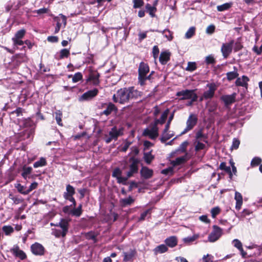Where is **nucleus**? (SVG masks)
Wrapping results in <instances>:
<instances>
[{
    "instance_id": "obj_1",
    "label": "nucleus",
    "mask_w": 262,
    "mask_h": 262,
    "mask_svg": "<svg viewBox=\"0 0 262 262\" xmlns=\"http://www.w3.org/2000/svg\"><path fill=\"white\" fill-rule=\"evenodd\" d=\"M141 95L142 92L134 87L125 88L118 90L116 94L113 95V99L116 103L125 104L138 98Z\"/></svg>"
},
{
    "instance_id": "obj_2",
    "label": "nucleus",
    "mask_w": 262,
    "mask_h": 262,
    "mask_svg": "<svg viewBox=\"0 0 262 262\" xmlns=\"http://www.w3.org/2000/svg\"><path fill=\"white\" fill-rule=\"evenodd\" d=\"M149 72V68L148 64L143 62H141L138 69V82L141 85H144L146 80L151 79V76L154 72L152 71L149 75L146 76Z\"/></svg>"
},
{
    "instance_id": "obj_3",
    "label": "nucleus",
    "mask_w": 262,
    "mask_h": 262,
    "mask_svg": "<svg viewBox=\"0 0 262 262\" xmlns=\"http://www.w3.org/2000/svg\"><path fill=\"white\" fill-rule=\"evenodd\" d=\"M139 163V160L133 156L129 159L128 161L125 162L123 169H126L128 167L129 170L126 172L127 178H130L138 172Z\"/></svg>"
},
{
    "instance_id": "obj_4",
    "label": "nucleus",
    "mask_w": 262,
    "mask_h": 262,
    "mask_svg": "<svg viewBox=\"0 0 262 262\" xmlns=\"http://www.w3.org/2000/svg\"><path fill=\"white\" fill-rule=\"evenodd\" d=\"M123 135V129L118 128L115 126L112 128L108 134H105L104 140L106 143H110L112 140H116L118 138Z\"/></svg>"
},
{
    "instance_id": "obj_5",
    "label": "nucleus",
    "mask_w": 262,
    "mask_h": 262,
    "mask_svg": "<svg viewBox=\"0 0 262 262\" xmlns=\"http://www.w3.org/2000/svg\"><path fill=\"white\" fill-rule=\"evenodd\" d=\"M176 96L180 97V100L191 99L192 101H195L198 99L194 90H184L178 92Z\"/></svg>"
},
{
    "instance_id": "obj_6",
    "label": "nucleus",
    "mask_w": 262,
    "mask_h": 262,
    "mask_svg": "<svg viewBox=\"0 0 262 262\" xmlns=\"http://www.w3.org/2000/svg\"><path fill=\"white\" fill-rule=\"evenodd\" d=\"M197 122L198 117L196 115L193 114H190L186 121V127L182 134H184L191 130L195 126Z\"/></svg>"
},
{
    "instance_id": "obj_7",
    "label": "nucleus",
    "mask_w": 262,
    "mask_h": 262,
    "mask_svg": "<svg viewBox=\"0 0 262 262\" xmlns=\"http://www.w3.org/2000/svg\"><path fill=\"white\" fill-rule=\"evenodd\" d=\"M143 135L148 136L151 139H155L158 136V128L156 124L149 126L144 129Z\"/></svg>"
},
{
    "instance_id": "obj_8",
    "label": "nucleus",
    "mask_w": 262,
    "mask_h": 262,
    "mask_svg": "<svg viewBox=\"0 0 262 262\" xmlns=\"http://www.w3.org/2000/svg\"><path fill=\"white\" fill-rule=\"evenodd\" d=\"M222 229L217 226H213V230L209 235L208 241L211 243L216 241L222 235Z\"/></svg>"
},
{
    "instance_id": "obj_9",
    "label": "nucleus",
    "mask_w": 262,
    "mask_h": 262,
    "mask_svg": "<svg viewBox=\"0 0 262 262\" xmlns=\"http://www.w3.org/2000/svg\"><path fill=\"white\" fill-rule=\"evenodd\" d=\"M233 43V40H231L229 42L222 45L221 50L224 58H227L231 53Z\"/></svg>"
},
{
    "instance_id": "obj_10",
    "label": "nucleus",
    "mask_w": 262,
    "mask_h": 262,
    "mask_svg": "<svg viewBox=\"0 0 262 262\" xmlns=\"http://www.w3.org/2000/svg\"><path fill=\"white\" fill-rule=\"evenodd\" d=\"M207 87L208 88V90L204 93L203 96V98L206 99L212 98L216 90V86L213 83L207 84Z\"/></svg>"
},
{
    "instance_id": "obj_11",
    "label": "nucleus",
    "mask_w": 262,
    "mask_h": 262,
    "mask_svg": "<svg viewBox=\"0 0 262 262\" xmlns=\"http://www.w3.org/2000/svg\"><path fill=\"white\" fill-rule=\"evenodd\" d=\"M32 252L36 255H43L45 253V248L42 245L35 243L31 246Z\"/></svg>"
},
{
    "instance_id": "obj_12",
    "label": "nucleus",
    "mask_w": 262,
    "mask_h": 262,
    "mask_svg": "<svg viewBox=\"0 0 262 262\" xmlns=\"http://www.w3.org/2000/svg\"><path fill=\"white\" fill-rule=\"evenodd\" d=\"M98 91L96 89L90 90L84 93L79 98L80 101L89 100L96 96L98 94Z\"/></svg>"
},
{
    "instance_id": "obj_13",
    "label": "nucleus",
    "mask_w": 262,
    "mask_h": 262,
    "mask_svg": "<svg viewBox=\"0 0 262 262\" xmlns=\"http://www.w3.org/2000/svg\"><path fill=\"white\" fill-rule=\"evenodd\" d=\"M236 95L237 94L236 93H233L231 95H223L221 97V99L224 102L226 106H228L235 101Z\"/></svg>"
},
{
    "instance_id": "obj_14",
    "label": "nucleus",
    "mask_w": 262,
    "mask_h": 262,
    "mask_svg": "<svg viewBox=\"0 0 262 262\" xmlns=\"http://www.w3.org/2000/svg\"><path fill=\"white\" fill-rule=\"evenodd\" d=\"M55 19L57 21V24L54 32L55 33H57L59 31L61 27V23H60V21L63 23L64 27L66 26L67 17L63 14H60L58 17L55 18Z\"/></svg>"
},
{
    "instance_id": "obj_15",
    "label": "nucleus",
    "mask_w": 262,
    "mask_h": 262,
    "mask_svg": "<svg viewBox=\"0 0 262 262\" xmlns=\"http://www.w3.org/2000/svg\"><path fill=\"white\" fill-rule=\"evenodd\" d=\"M10 251L14 256L19 257L21 260L26 258V255L25 252L20 250L17 245H14L13 248L11 249Z\"/></svg>"
},
{
    "instance_id": "obj_16",
    "label": "nucleus",
    "mask_w": 262,
    "mask_h": 262,
    "mask_svg": "<svg viewBox=\"0 0 262 262\" xmlns=\"http://www.w3.org/2000/svg\"><path fill=\"white\" fill-rule=\"evenodd\" d=\"M69 221L67 219H62L60 222L55 226L60 227L62 229L61 236L64 237L68 232L69 228Z\"/></svg>"
},
{
    "instance_id": "obj_17",
    "label": "nucleus",
    "mask_w": 262,
    "mask_h": 262,
    "mask_svg": "<svg viewBox=\"0 0 262 262\" xmlns=\"http://www.w3.org/2000/svg\"><path fill=\"white\" fill-rule=\"evenodd\" d=\"M249 81V78L245 75L242 76V77L237 78L235 81V85L236 86H241L243 87L247 88L248 82Z\"/></svg>"
},
{
    "instance_id": "obj_18",
    "label": "nucleus",
    "mask_w": 262,
    "mask_h": 262,
    "mask_svg": "<svg viewBox=\"0 0 262 262\" xmlns=\"http://www.w3.org/2000/svg\"><path fill=\"white\" fill-rule=\"evenodd\" d=\"M141 175L145 179L150 178L153 175V171L152 169L147 167H143L140 171Z\"/></svg>"
},
{
    "instance_id": "obj_19",
    "label": "nucleus",
    "mask_w": 262,
    "mask_h": 262,
    "mask_svg": "<svg viewBox=\"0 0 262 262\" xmlns=\"http://www.w3.org/2000/svg\"><path fill=\"white\" fill-rule=\"evenodd\" d=\"M75 188L70 184L66 186V191L63 193V198L66 200L70 197H72L75 194Z\"/></svg>"
},
{
    "instance_id": "obj_20",
    "label": "nucleus",
    "mask_w": 262,
    "mask_h": 262,
    "mask_svg": "<svg viewBox=\"0 0 262 262\" xmlns=\"http://www.w3.org/2000/svg\"><path fill=\"white\" fill-rule=\"evenodd\" d=\"M234 199L236 201L235 208L239 210L241 209L243 204V196L241 193L235 191Z\"/></svg>"
},
{
    "instance_id": "obj_21",
    "label": "nucleus",
    "mask_w": 262,
    "mask_h": 262,
    "mask_svg": "<svg viewBox=\"0 0 262 262\" xmlns=\"http://www.w3.org/2000/svg\"><path fill=\"white\" fill-rule=\"evenodd\" d=\"M165 243L169 247L173 248L177 245L178 241L177 237L173 236L167 238L165 241Z\"/></svg>"
},
{
    "instance_id": "obj_22",
    "label": "nucleus",
    "mask_w": 262,
    "mask_h": 262,
    "mask_svg": "<svg viewBox=\"0 0 262 262\" xmlns=\"http://www.w3.org/2000/svg\"><path fill=\"white\" fill-rule=\"evenodd\" d=\"M22 170L21 176L24 179L27 180L28 178H30L29 175L32 171V168L31 167H27L25 165L23 167Z\"/></svg>"
},
{
    "instance_id": "obj_23",
    "label": "nucleus",
    "mask_w": 262,
    "mask_h": 262,
    "mask_svg": "<svg viewBox=\"0 0 262 262\" xmlns=\"http://www.w3.org/2000/svg\"><path fill=\"white\" fill-rule=\"evenodd\" d=\"M135 253L136 252L134 250H130L128 252H124L123 253L124 256L123 260L124 261L131 260L134 256Z\"/></svg>"
},
{
    "instance_id": "obj_24",
    "label": "nucleus",
    "mask_w": 262,
    "mask_h": 262,
    "mask_svg": "<svg viewBox=\"0 0 262 262\" xmlns=\"http://www.w3.org/2000/svg\"><path fill=\"white\" fill-rule=\"evenodd\" d=\"M170 54L168 52H162L159 57V60L162 64L166 63L169 60Z\"/></svg>"
},
{
    "instance_id": "obj_25",
    "label": "nucleus",
    "mask_w": 262,
    "mask_h": 262,
    "mask_svg": "<svg viewBox=\"0 0 262 262\" xmlns=\"http://www.w3.org/2000/svg\"><path fill=\"white\" fill-rule=\"evenodd\" d=\"M174 136V133L172 131H168V132L163 133L162 134L161 138L160 139L162 143L165 142L167 140L169 139Z\"/></svg>"
},
{
    "instance_id": "obj_26",
    "label": "nucleus",
    "mask_w": 262,
    "mask_h": 262,
    "mask_svg": "<svg viewBox=\"0 0 262 262\" xmlns=\"http://www.w3.org/2000/svg\"><path fill=\"white\" fill-rule=\"evenodd\" d=\"M168 248L166 246L162 244L156 247L154 250V251L155 254H158L159 253H163L166 252Z\"/></svg>"
},
{
    "instance_id": "obj_27",
    "label": "nucleus",
    "mask_w": 262,
    "mask_h": 262,
    "mask_svg": "<svg viewBox=\"0 0 262 262\" xmlns=\"http://www.w3.org/2000/svg\"><path fill=\"white\" fill-rule=\"evenodd\" d=\"M168 112H169L168 110H166V111H165L162 113L160 118L159 119H157L155 121V124H156V125H157V124L158 123L163 124L165 122V120L167 117Z\"/></svg>"
},
{
    "instance_id": "obj_28",
    "label": "nucleus",
    "mask_w": 262,
    "mask_h": 262,
    "mask_svg": "<svg viewBox=\"0 0 262 262\" xmlns=\"http://www.w3.org/2000/svg\"><path fill=\"white\" fill-rule=\"evenodd\" d=\"M116 110V107L115 105L112 103H110L108 104L107 107L105 110H104L102 113L103 114L108 116L110 115L113 111Z\"/></svg>"
},
{
    "instance_id": "obj_29",
    "label": "nucleus",
    "mask_w": 262,
    "mask_h": 262,
    "mask_svg": "<svg viewBox=\"0 0 262 262\" xmlns=\"http://www.w3.org/2000/svg\"><path fill=\"white\" fill-rule=\"evenodd\" d=\"M145 8L151 17H155V13L157 10L155 6H152L149 4H147L145 6Z\"/></svg>"
},
{
    "instance_id": "obj_30",
    "label": "nucleus",
    "mask_w": 262,
    "mask_h": 262,
    "mask_svg": "<svg viewBox=\"0 0 262 262\" xmlns=\"http://www.w3.org/2000/svg\"><path fill=\"white\" fill-rule=\"evenodd\" d=\"M198 234H194L192 236H188L183 238V241L186 244H190L199 238Z\"/></svg>"
},
{
    "instance_id": "obj_31",
    "label": "nucleus",
    "mask_w": 262,
    "mask_h": 262,
    "mask_svg": "<svg viewBox=\"0 0 262 262\" xmlns=\"http://www.w3.org/2000/svg\"><path fill=\"white\" fill-rule=\"evenodd\" d=\"M47 162L45 158L41 157L39 159V160L36 162H35L33 164V166L34 168H38L39 167H42L46 165Z\"/></svg>"
},
{
    "instance_id": "obj_32",
    "label": "nucleus",
    "mask_w": 262,
    "mask_h": 262,
    "mask_svg": "<svg viewBox=\"0 0 262 262\" xmlns=\"http://www.w3.org/2000/svg\"><path fill=\"white\" fill-rule=\"evenodd\" d=\"M99 74L98 73H92L90 74L88 80L92 81L94 84H98L99 83Z\"/></svg>"
},
{
    "instance_id": "obj_33",
    "label": "nucleus",
    "mask_w": 262,
    "mask_h": 262,
    "mask_svg": "<svg viewBox=\"0 0 262 262\" xmlns=\"http://www.w3.org/2000/svg\"><path fill=\"white\" fill-rule=\"evenodd\" d=\"M220 168L222 170H225L226 172L228 173L229 174V177L230 179L232 177V173L231 171V168L229 166H227L225 162H222L220 165Z\"/></svg>"
},
{
    "instance_id": "obj_34",
    "label": "nucleus",
    "mask_w": 262,
    "mask_h": 262,
    "mask_svg": "<svg viewBox=\"0 0 262 262\" xmlns=\"http://www.w3.org/2000/svg\"><path fill=\"white\" fill-rule=\"evenodd\" d=\"M120 202L122 206L124 207L127 205H131L134 202V199H133L132 197L129 196L127 198L121 199L120 200Z\"/></svg>"
},
{
    "instance_id": "obj_35",
    "label": "nucleus",
    "mask_w": 262,
    "mask_h": 262,
    "mask_svg": "<svg viewBox=\"0 0 262 262\" xmlns=\"http://www.w3.org/2000/svg\"><path fill=\"white\" fill-rule=\"evenodd\" d=\"M195 28L194 27H190L185 34V37L186 39H189L191 38L195 34Z\"/></svg>"
},
{
    "instance_id": "obj_36",
    "label": "nucleus",
    "mask_w": 262,
    "mask_h": 262,
    "mask_svg": "<svg viewBox=\"0 0 262 262\" xmlns=\"http://www.w3.org/2000/svg\"><path fill=\"white\" fill-rule=\"evenodd\" d=\"M54 115L57 123L60 126H62L61 120V117L62 116V112L60 111H57L55 112Z\"/></svg>"
},
{
    "instance_id": "obj_37",
    "label": "nucleus",
    "mask_w": 262,
    "mask_h": 262,
    "mask_svg": "<svg viewBox=\"0 0 262 262\" xmlns=\"http://www.w3.org/2000/svg\"><path fill=\"white\" fill-rule=\"evenodd\" d=\"M186 156L180 157L177 158L174 161L172 162V164L174 166L179 165L182 163H183L186 161Z\"/></svg>"
},
{
    "instance_id": "obj_38",
    "label": "nucleus",
    "mask_w": 262,
    "mask_h": 262,
    "mask_svg": "<svg viewBox=\"0 0 262 262\" xmlns=\"http://www.w3.org/2000/svg\"><path fill=\"white\" fill-rule=\"evenodd\" d=\"M232 5V3H225L223 5H219L217 6V10L219 11H223L229 9Z\"/></svg>"
},
{
    "instance_id": "obj_39",
    "label": "nucleus",
    "mask_w": 262,
    "mask_h": 262,
    "mask_svg": "<svg viewBox=\"0 0 262 262\" xmlns=\"http://www.w3.org/2000/svg\"><path fill=\"white\" fill-rule=\"evenodd\" d=\"M26 33V31L24 29H21L18 31L15 34L12 39H21Z\"/></svg>"
},
{
    "instance_id": "obj_40",
    "label": "nucleus",
    "mask_w": 262,
    "mask_h": 262,
    "mask_svg": "<svg viewBox=\"0 0 262 262\" xmlns=\"http://www.w3.org/2000/svg\"><path fill=\"white\" fill-rule=\"evenodd\" d=\"M159 32L162 33L164 37L167 38L168 40H171L172 39V33L167 29H165L163 30V31H159Z\"/></svg>"
},
{
    "instance_id": "obj_41",
    "label": "nucleus",
    "mask_w": 262,
    "mask_h": 262,
    "mask_svg": "<svg viewBox=\"0 0 262 262\" xmlns=\"http://www.w3.org/2000/svg\"><path fill=\"white\" fill-rule=\"evenodd\" d=\"M71 211V214L76 216H79L82 213V205H80L77 208H75Z\"/></svg>"
},
{
    "instance_id": "obj_42",
    "label": "nucleus",
    "mask_w": 262,
    "mask_h": 262,
    "mask_svg": "<svg viewBox=\"0 0 262 262\" xmlns=\"http://www.w3.org/2000/svg\"><path fill=\"white\" fill-rule=\"evenodd\" d=\"M22 123L24 127H32L34 125L33 121L30 118L25 119L23 120Z\"/></svg>"
},
{
    "instance_id": "obj_43",
    "label": "nucleus",
    "mask_w": 262,
    "mask_h": 262,
    "mask_svg": "<svg viewBox=\"0 0 262 262\" xmlns=\"http://www.w3.org/2000/svg\"><path fill=\"white\" fill-rule=\"evenodd\" d=\"M3 231L6 235H9L14 231V229L11 226H4L2 228Z\"/></svg>"
},
{
    "instance_id": "obj_44",
    "label": "nucleus",
    "mask_w": 262,
    "mask_h": 262,
    "mask_svg": "<svg viewBox=\"0 0 262 262\" xmlns=\"http://www.w3.org/2000/svg\"><path fill=\"white\" fill-rule=\"evenodd\" d=\"M15 188L17 189V191L24 194V195H27V193L26 192H27V189L25 190V187L21 185L19 183H18V184H16L15 186Z\"/></svg>"
},
{
    "instance_id": "obj_45",
    "label": "nucleus",
    "mask_w": 262,
    "mask_h": 262,
    "mask_svg": "<svg viewBox=\"0 0 262 262\" xmlns=\"http://www.w3.org/2000/svg\"><path fill=\"white\" fill-rule=\"evenodd\" d=\"M72 77L73 82L76 83L82 79V75L81 73L77 72L75 73L73 76L72 75L69 76V77Z\"/></svg>"
},
{
    "instance_id": "obj_46",
    "label": "nucleus",
    "mask_w": 262,
    "mask_h": 262,
    "mask_svg": "<svg viewBox=\"0 0 262 262\" xmlns=\"http://www.w3.org/2000/svg\"><path fill=\"white\" fill-rule=\"evenodd\" d=\"M226 75L227 79L229 80H232L238 76V74L236 71L228 72Z\"/></svg>"
},
{
    "instance_id": "obj_47",
    "label": "nucleus",
    "mask_w": 262,
    "mask_h": 262,
    "mask_svg": "<svg viewBox=\"0 0 262 262\" xmlns=\"http://www.w3.org/2000/svg\"><path fill=\"white\" fill-rule=\"evenodd\" d=\"M153 159L154 157L150 152H146L144 154V159L147 164H150Z\"/></svg>"
},
{
    "instance_id": "obj_48",
    "label": "nucleus",
    "mask_w": 262,
    "mask_h": 262,
    "mask_svg": "<svg viewBox=\"0 0 262 262\" xmlns=\"http://www.w3.org/2000/svg\"><path fill=\"white\" fill-rule=\"evenodd\" d=\"M235 247L237 248L241 252H243L242 243L237 239H235L232 242Z\"/></svg>"
},
{
    "instance_id": "obj_49",
    "label": "nucleus",
    "mask_w": 262,
    "mask_h": 262,
    "mask_svg": "<svg viewBox=\"0 0 262 262\" xmlns=\"http://www.w3.org/2000/svg\"><path fill=\"white\" fill-rule=\"evenodd\" d=\"M195 138L197 140L206 141V136L203 134L202 130L201 129L196 133Z\"/></svg>"
},
{
    "instance_id": "obj_50",
    "label": "nucleus",
    "mask_w": 262,
    "mask_h": 262,
    "mask_svg": "<svg viewBox=\"0 0 262 262\" xmlns=\"http://www.w3.org/2000/svg\"><path fill=\"white\" fill-rule=\"evenodd\" d=\"M60 55L59 57L60 59L68 57L69 55H70V51L68 49H63L60 50Z\"/></svg>"
},
{
    "instance_id": "obj_51",
    "label": "nucleus",
    "mask_w": 262,
    "mask_h": 262,
    "mask_svg": "<svg viewBox=\"0 0 262 262\" xmlns=\"http://www.w3.org/2000/svg\"><path fill=\"white\" fill-rule=\"evenodd\" d=\"M134 8H140L144 5L143 0H133Z\"/></svg>"
},
{
    "instance_id": "obj_52",
    "label": "nucleus",
    "mask_w": 262,
    "mask_h": 262,
    "mask_svg": "<svg viewBox=\"0 0 262 262\" xmlns=\"http://www.w3.org/2000/svg\"><path fill=\"white\" fill-rule=\"evenodd\" d=\"M196 68V63L194 62H189L186 70L188 71H193Z\"/></svg>"
},
{
    "instance_id": "obj_53",
    "label": "nucleus",
    "mask_w": 262,
    "mask_h": 262,
    "mask_svg": "<svg viewBox=\"0 0 262 262\" xmlns=\"http://www.w3.org/2000/svg\"><path fill=\"white\" fill-rule=\"evenodd\" d=\"M85 237L88 239H92L94 241L95 243L96 242V234L93 232H89L85 234Z\"/></svg>"
},
{
    "instance_id": "obj_54",
    "label": "nucleus",
    "mask_w": 262,
    "mask_h": 262,
    "mask_svg": "<svg viewBox=\"0 0 262 262\" xmlns=\"http://www.w3.org/2000/svg\"><path fill=\"white\" fill-rule=\"evenodd\" d=\"M221 209L219 207H215L211 209V213L213 218H215L216 216L220 213Z\"/></svg>"
},
{
    "instance_id": "obj_55",
    "label": "nucleus",
    "mask_w": 262,
    "mask_h": 262,
    "mask_svg": "<svg viewBox=\"0 0 262 262\" xmlns=\"http://www.w3.org/2000/svg\"><path fill=\"white\" fill-rule=\"evenodd\" d=\"M261 162V159L259 157H255L254 158L251 162V165L252 167L257 166L259 165Z\"/></svg>"
},
{
    "instance_id": "obj_56",
    "label": "nucleus",
    "mask_w": 262,
    "mask_h": 262,
    "mask_svg": "<svg viewBox=\"0 0 262 262\" xmlns=\"http://www.w3.org/2000/svg\"><path fill=\"white\" fill-rule=\"evenodd\" d=\"M215 59L212 55H210L206 57L205 62L207 64H212L215 63Z\"/></svg>"
},
{
    "instance_id": "obj_57",
    "label": "nucleus",
    "mask_w": 262,
    "mask_h": 262,
    "mask_svg": "<svg viewBox=\"0 0 262 262\" xmlns=\"http://www.w3.org/2000/svg\"><path fill=\"white\" fill-rule=\"evenodd\" d=\"M189 143L188 141L183 142L179 146L178 148V150L181 152H184L186 151V149L187 146H188Z\"/></svg>"
},
{
    "instance_id": "obj_58",
    "label": "nucleus",
    "mask_w": 262,
    "mask_h": 262,
    "mask_svg": "<svg viewBox=\"0 0 262 262\" xmlns=\"http://www.w3.org/2000/svg\"><path fill=\"white\" fill-rule=\"evenodd\" d=\"M38 186V183L36 182L32 183L29 186V188L27 189V194H29L30 192H31L34 189L37 188Z\"/></svg>"
},
{
    "instance_id": "obj_59",
    "label": "nucleus",
    "mask_w": 262,
    "mask_h": 262,
    "mask_svg": "<svg viewBox=\"0 0 262 262\" xmlns=\"http://www.w3.org/2000/svg\"><path fill=\"white\" fill-rule=\"evenodd\" d=\"M215 26L213 25L208 26L206 30V33L208 34H212L215 31Z\"/></svg>"
},
{
    "instance_id": "obj_60",
    "label": "nucleus",
    "mask_w": 262,
    "mask_h": 262,
    "mask_svg": "<svg viewBox=\"0 0 262 262\" xmlns=\"http://www.w3.org/2000/svg\"><path fill=\"white\" fill-rule=\"evenodd\" d=\"M239 143H240L239 141L238 140L234 138L233 140L232 144L231 146V149H236L237 148H238Z\"/></svg>"
},
{
    "instance_id": "obj_61",
    "label": "nucleus",
    "mask_w": 262,
    "mask_h": 262,
    "mask_svg": "<svg viewBox=\"0 0 262 262\" xmlns=\"http://www.w3.org/2000/svg\"><path fill=\"white\" fill-rule=\"evenodd\" d=\"M213 256L207 254L206 255H204L203 257V259L204 262H213Z\"/></svg>"
},
{
    "instance_id": "obj_62",
    "label": "nucleus",
    "mask_w": 262,
    "mask_h": 262,
    "mask_svg": "<svg viewBox=\"0 0 262 262\" xmlns=\"http://www.w3.org/2000/svg\"><path fill=\"white\" fill-rule=\"evenodd\" d=\"M121 171L120 170V169L119 168H117L114 170V171L113 172L112 176H113V177H116L117 179L119 177L121 176Z\"/></svg>"
},
{
    "instance_id": "obj_63",
    "label": "nucleus",
    "mask_w": 262,
    "mask_h": 262,
    "mask_svg": "<svg viewBox=\"0 0 262 262\" xmlns=\"http://www.w3.org/2000/svg\"><path fill=\"white\" fill-rule=\"evenodd\" d=\"M22 108L18 107L16 110L12 112L11 114L12 115H16V116L18 117L22 115Z\"/></svg>"
},
{
    "instance_id": "obj_64",
    "label": "nucleus",
    "mask_w": 262,
    "mask_h": 262,
    "mask_svg": "<svg viewBox=\"0 0 262 262\" xmlns=\"http://www.w3.org/2000/svg\"><path fill=\"white\" fill-rule=\"evenodd\" d=\"M159 53V50L158 47L157 46H155L152 49V54L154 58L156 59L158 57Z\"/></svg>"
}]
</instances>
